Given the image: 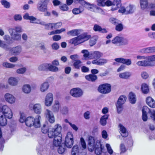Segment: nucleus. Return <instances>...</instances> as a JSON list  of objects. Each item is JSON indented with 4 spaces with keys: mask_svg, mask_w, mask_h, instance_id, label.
I'll return each instance as SVG.
<instances>
[{
    "mask_svg": "<svg viewBox=\"0 0 155 155\" xmlns=\"http://www.w3.org/2000/svg\"><path fill=\"white\" fill-rule=\"evenodd\" d=\"M41 118L40 116L38 115L34 119L32 117H28L26 118L25 124L28 127H31L33 126L36 128L39 127L41 125L40 121Z\"/></svg>",
    "mask_w": 155,
    "mask_h": 155,
    "instance_id": "obj_1",
    "label": "nucleus"
},
{
    "mask_svg": "<svg viewBox=\"0 0 155 155\" xmlns=\"http://www.w3.org/2000/svg\"><path fill=\"white\" fill-rule=\"evenodd\" d=\"M91 37L90 35H87V33H84L71 39L70 40L69 43L74 46H76L87 40Z\"/></svg>",
    "mask_w": 155,
    "mask_h": 155,
    "instance_id": "obj_2",
    "label": "nucleus"
},
{
    "mask_svg": "<svg viewBox=\"0 0 155 155\" xmlns=\"http://www.w3.org/2000/svg\"><path fill=\"white\" fill-rule=\"evenodd\" d=\"M62 127L58 124H56L52 128V130L49 131L48 133V136L50 138H53L54 137L56 136L61 137V134Z\"/></svg>",
    "mask_w": 155,
    "mask_h": 155,
    "instance_id": "obj_3",
    "label": "nucleus"
},
{
    "mask_svg": "<svg viewBox=\"0 0 155 155\" xmlns=\"http://www.w3.org/2000/svg\"><path fill=\"white\" fill-rule=\"evenodd\" d=\"M0 113L8 119L11 118L13 116L11 110L6 105H4L0 107Z\"/></svg>",
    "mask_w": 155,
    "mask_h": 155,
    "instance_id": "obj_4",
    "label": "nucleus"
},
{
    "mask_svg": "<svg viewBox=\"0 0 155 155\" xmlns=\"http://www.w3.org/2000/svg\"><path fill=\"white\" fill-rule=\"evenodd\" d=\"M110 6L113 5L111 10L112 11H114L117 9L121 5V2L120 0H114L113 2L110 0L106 1L105 2V5Z\"/></svg>",
    "mask_w": 155,
    "mask_h": 155,
    "instance_id": "obj_5",
    "label": "nucleus"
},
{
    "mask_svg": "<svg viewBox=\"0 0 155 155\" xmlns=\"http://www.w3.org/2000/svg\"><path fill=\"white\" fill-rule=\"evenodd\" d=\"M127 97L124 95L120 96L118 99L116 106L117 111L118 113H120L123 110V105L125 102Z\"/></svg>",
    "mask_w": 155,
    "mask_h": 155,
    "instance_id": "obj_6",
    "label": "nucleus"
},
{
    "mask_svg": "<svg viewBox=\"0 0 155 155\" xmlns=\"http://www.w3.org/2000/svg\"><path fill=\"white\" fill-rule=\"evenodd\" d=\"M48 4L46 0H40L37 4V8L40 12H45L48 11Z\"/></svg>",
    "mask_w": 155,
    "mask_h": 155,
    "instance_id": "obj_7",
    "label": "nucleus"
},
{
    "mask_svg": "<svg viewBox=\"0 0 155 155\" xmlns=\"http://www.w3.org/2000/svg\"><path fill=\"white\" fill-rule=\"evenodd\" d=\"M111 42L114 44H119L121 45H124L128 43V40L127 39L123 37L116 36L113 38Z\"/></svg>",
    "mask_w": 155,
    "mask_h": 155,
    "instance_id": "obj_8",
    "label": "nucleus"
},
{
    "mask_svg": "<svg viewBox=\"0 0 155 155\" xmlns=\"http://www.w3.org/2000/svg\"><path fill=\"white\" fill-rule=\"evenodd\" d=\"M73 144V136L71 132H68L66 137L65 145L68 148L71 147Z\"/></svg>",
    "mask_w": 155,
    "mask_h": 155,
    "instance_id": "obj_9",
    "label": "nucleus"
},
{
    "mask_svg": "<svg viewBox=\"0 0 155 155\" xmlns=\"http://www.w3.org/2000/svg\"><path fill=\"white\" fill-rule=\"evenodd\" d=\"M8 49L4 48L6 51L9 50L10 53L14 55H18L22 51V48L21 46L18 45L15 47L11 48L8 45Z\"/></svg>",
    "mask_w": 155,
    "mask_h": 155,
    "instance_id": "obj_10",
    "label": "nucleus"
},
{
    "mask_svg": "<svg viewBox=\"0 0 155 155\" xmlns=\"http://www.w3.org/2000/svg\"><path fill=\"white\" fill-rule=\"evenodd\" d=\"M98 91L101 93L106 94L110 92L111 86L107 84H103L100 85L98 88Z\"/></svg>",
    "mask_w": 155,
    "mask_h": 155,
    "instance_id": "obj_11",
    "label": "nucleus"
},
{
    "mask_svg": "<svg viewBox=\"0 0 155 155\" xmlns=\"http://www.w3.org/2000/svg\"><path fill=\"white\" fill-rule=\"evenodd\" d=\"M70 94L73 97H78L83 94L82 90L79 88H75L71 89L70 91Z\"/></svg>",
    "mask_w": 155,
    "mask_h": 155,
    "instance_id": "obj_12",
    "label": "nucleus"
},
{
    "mask_svg": "<svg viewBox=\"0 0 155 155\" xmlns=\"http://www.w3.org/2000/svg\"><path fill=\"white\" fill-rule=\"evenodd\" d=\"M9 31L12 39L16 41H19L21 39V35L17 32H15L13 28H9Z\"/></svg>",
    "mask_w": 155,
    "mask_h": 155,
    "instance_id": "obj_13",
    "label": "nucleus"
},
{
    "mask_svg": "<svg viewBox=\"0 0 155 155\" xmlns=\"http://www.w3.org/2000/svg\"><path fill=\"white\" fill-rule=\"evenodd\" d=\"M53 95L51 93H48L46 96L45 103L46 106H50L52 104L53 101Z\"/></svg>",
    "mask_w": 155,
    "mask_h": 155,
    "instance_id": "obj_14",
    "label": "nucleus"
},
{
    "mask_svg": "<svg viewBox=\"0 0 155 155\" xmlns=\"http://www.w3.org/2000/svg\"><path fill=\"white\" fill-rule=\"evenodd\" d=\"M116 62L125 64L127 66H129L132 64V61L130 59H125L123 58H116L114 59Z\"/></svg>",
    "mask_w": 155,
    "mask_h": 155,
    "instance_id": "obj_15",
    "label": "nucleus"
},
{
    "mask_svg": "<svg viewBox=\"0 0 155 155\" xmlns=\"http://www.w3.org/2000/svg\"><path fill=\"white\" fill-rule=\"evenodd\" d=\"M5 101L10 104L14 103L15 101V98L11 94H6L4 96Z\"/></svg>",
    "mask_w": 155,
    "mask_h": 155,
    "instance_id": "obj_16",
    "label": "nucleus"
},
{
    "mask_svg": "<svg viewBox=\"0 0 155 155\" xmlns=\"http://www.w3.org/2000/svg\"><path fill=\"white\" fill-rule=\"evenodd\" d=\"M103 55V53L99 51H94L91 52L90 59L99 58L101 57Z\"/></svg>",
    "mask_w": 155,
    "mask_h": 155,
    "instance_id": "obj_17",
    "label": "nucleus"
},
{
    "mask_svg": "<svg viewBox=\"0 0 155 155\" xmlns=\"http://www.w3.org/2000/svg\"><path fill=\"white\" fill-rule=\"evenodd\" d=\"M45 114L46 117L48 118L49 121L51 123H53L55 121V119L54 115L52 112L47 109L45 112Z\"/></svg>",
    "mask_w": 155,
    "mask_h": 155,
    "instance_id": "obj_18",
    "label": "nucleus"
},
{
    "mask_svg": "<svg viewBox=\"0 0 155 155\" xmlns=\"http://www.w3.org/2000/svg\"><path fill=\"white\" fill-rule=\"evenodd\" d=\"M139 52L143 54L155 52V46L143 48L140 50Z\"/></svg>",
    "mask_w": 155,
    "mask_h": 155,
    "instance_id": "obj_19",
    "label": "nucleus"
},
{
    "mask_svg": "<svg viewBox=\"0 0 155 155\" xmlns=\"http://www.w3.org/2000/svg\"><path fill=\"white\" fill-rule=\"evenodd\" d=\"M102 149L101 144L100 143H97L95 147H92V149H91V150H94L95 154L97 155H99L102 153Z\"/></svg>",
    "mask_w": 155,
    "mask_h": 155,
    "instance_id": "obj_20",
    "label": "nucleus"
},
{
    "mask_svg": "<svg viewBox=\"0 0 155 155\" xmlns=\"http://www.w3.org/2000/svg\"><path fill=\"white\" fill-rule=\"evenodd\" d=\"M54 140L53 144L55 147L60 146L62 141V137L61 136H56L53 137Z\"/></svg>",
    "mask_w": 155,
    "mask_h": 155,
    "instance_id": "obj_21",
    "label": "nucleus"
},
{
    "mask_svg": "<svg viewBox=\"0 0 155 155\" xmlns=\"http://www.w3.org/2000/svg\"><path fill=\"white\" fill-rule=\"evenodd\" d=\"M146 101L147 104L150 107H155V101L151 97H149L147 98Z\"/></svg>",
    "mask_w": 155,
    "mask_h": 155,
    "instance_id": "obj_22",
    "label": "nucleus"
},
{
    "mask_svg": "<svg viewBox=\"0 0 155 155\" xmlns=\"http://www.w3.org/2000/svg\"><path fill=\"white\" fill-rule=\"evenodd\" d=\"M49 84L47 82H45L41 84L40 87V90L41 92L46 91L49 88Z\"/></svg>",
    "mask_w": 155,
    "mask_h": 155,
    "instance_id": "obj_23",
    "label": "nucleus"
},
{
    "mask_svg": "<svg viewBox=\"0 0 155 155\" xmlns=\"http://www.w3.org/2000/svg\"><path fill=\"white\" fill-rule=\"evenodd\" d=\"M119 127L121 132V134L122 136L124 137H126L128 135V133L126 129L121 124H119Z\"/></svg>",
    "mask_w": 155,
    "mask_h": 155,
    "instance_id": "obj_24",
    "label": "nucleus"
},
{
    "mask_svg": "<svg viewBox=\"0 0 155 155\" xmlns=\"http://www.w3.org/2000/svg\"><path fill=\"white\" fill-rule=\"evenodd\" d=\"M97 143H99L97 141L96 143L95 140L93 137L90 136L88 138V144L90 147H95V145Z\"/></svg>",
    "mask_w": 155,
    "mask_h": 155,
    "instance_id": "obj_25",
    "label": "nucleus"
},
{
    "mask_svg": "<svg viewBox=\"0 0 155 155\" xmlns=\"http://www.w3.org/2000/svg\"><path fill=\"white\" fill-rule=\"evenodd\" d=\"M84 10V7L82 6H80L78 8H74L72 11L73 14L78 15L82 12Z\"/></svg>",
    "mask_w": 155,
    "mask_h": 155,
    "instance_id": "obj_26",
    "label": "nucleus"
},
{
    "mask_svg": "<svg viewBox=\"0 0 155 155\" xmlns=\"http://www.w3.org/2000/svg\"><path fill=\"white\" fill-rule=\"evenodd\" d=\"M146 60L149 64V66H153L154 64L152 62L155 61V55L146 56Z\"/></svg>",
    "mask_w": 155,
    "mask_h": 155,
    "instance_id": "obj_27",
    "label": "nucleus"
},
{
    "mask_svg": "<svg viewBox=\"0 0 155 155\" xmlns=\"http://www.w3.org/2000/svg\"><path fill=\"white\" fill-rule=\"evenodd\" d=\"M135 10V7L133 5H129L126 7V15L133 13Z\"/></svg>",
    "mask_w": 155,
    "mask_h": 155,
    "instance_id": "obj_28",
    "label": "nucleus"
},
{
    "mask_svg": "<svg viewBox=\"0 0 155 155\" xmlns=\"http://www.w3.org/2000/svg\"><path fill=\"white\" fill-rule=\"evenodd\" d=\"M85 78L88 81L94 82L97 79V75L91 74L86 75Z\"/></svg>",
    "mask_w": 155,
    "mask_h": 155,
    "instance_id": "obj_29",
    "label": "nucleus"
},
{
    "mask_svg": "<svg viewBox=\"0 0 155 155\" xmlns=\"http://www.w3.org/2000/svg\"><path fill=\"white\" fill-rule=\"evenodd\" d=\"M48 67L49 63H43L39 66L38 68V70L39 71H48Z\"/></svg>",
    "mask_w": 155,
    "mask_h": 155,
    "instance_id": "obj_30",
    "label": "nucleus"
},
{
    "mask_svg": "<svg viewBox=\"0 0 155 155\" xmlns=\"http://www.w3.org/2000/svg\"><path fill=\"white\" fill-rule=\"evenodd\" d=\"M129 101L131 104H134L136 101V95L134 93L130 92L129 94Z\"/></svg>",
    "mask_w": 155,
    "mask_h": 155,
    "instance_id": "obj_31",
    "label": "nucleus"
},
{
    "mask_svg": "<svg viewBox=\"0 0 155 155\" xmlns=\"http://www.w3.org/2000/svg\"><path fill=\"white\" fill-rule=\"evenodd\" d=\"M131 75V73L130 72L127 71L119 74V76L120 78L123 79H127Z\"/></svg>",
    "mask_w": 155,
    "mask_h": 155,
    "instance_id": "obj_32",
    "label": "nucleus"
},
{
    "mask_svg": "<svg viewBox=\"0 0 155 155\" xmlns=\"http://www.w3.org/2000/svg\"><path fill=\"white\" fill-rule=\"evenodd\" d=\"M33 108L35 113L38 114H40L41 111V108L40 104H35Z\"/></svg>",
    "mask_w": 155,
    "mask_h": 155,
    "instance_id": "obj_33",
    "label": "nucleus"
},
{
    "mask_svg": "<svg viewBox=\"0 0 155 155\" xmlns=\"http://www.w3.org/2000/svg\"><path fill=\"white\" fill-rule=\"evenodd\" d=\"M108 117V116L107 114H105L101 117L100 122L102 125L105 126L106 125L107 120V119Z\"/></svg>",
    "mask_w": 155,
    "mask_h": 155,
    "instance_id": "obj_34",
    "label": "nucleus"
},
{
    "mask_svg": "<svg viewBox=\"0 0 155 155\" xmlns=\"http://www.w3.org/2000/svg\"><path fill=\"white\" fill-rule=\"evenodd\" d=\"M136 64L138 66L143 67H149V65L146 60L138 61L136 63Z\"/></svg>",
    "mask_w": 155,
    "mask_h": 155,
    "instance_id": "obj_35",
    "label": "nucleus"
},
{
    "mask_svg": "<svg viewBox=\"0 0 155 155\" xmlns=\"http://www.w3.org/2000/svg\"><path fill=\"white\" fill-rule=\"evenodd\" d=\"M141 89L142 92L144 94H147L149 91L148 86L145 83H143L142 84Z\"/></svg>",
    "mask_w": 155,
    "mask_h": 155,
    "instance_id": "obj_36",
    "label": "nucleus"
},
{
    "mask_svg": "<svg viewBox=\"0 0 155 155\" xmlns=\"http://www.w3.org/2000/svg\"><path fill=\"white\" fill-rule=\"evenodd\" d=\"M9 84L12 86H15L17 84L18 81L17 79L15 78L11 77L8 79Z\"/></svg>",
    "mask_w": 155,
    "mask_h": 155,
    "instance_id": "obj_37",
    "label": "nucleus"
},
{
    "mask_svg": "<svg viewBox=\"0 0 155 155\" xmlns=\"http://www.w3.org/2000/svg\"><path fill=\"white\" fill-rule=\"evenodd\" d=\"M79 152L78 146L77 145H75L73 147L71 151L72 155H79Z\"/></svg>",
    "mask_w": 155,
    "mask_h": 155,
    "instance_id": "obj_38",
    "label": "nucleus"
},
{
    "mask_svg": "<svg viewBox=\"0 0 155 155\" xmlns=\"http://www.w3.org/2000/svg\"><path fill=\"white\" fill-rule=\"evenodd\" d=\"M140 5L142 9H144L147 8L148 5L147 0H140Z\"/></svg>",
    "mask_w": 155,
    "mask_h": 155,
    "instance_id": "obj_39",
    "label": "nucleus"
},
{
    "mask_svg": "<svg viewBox=\"0 0 155 155\" xmlns=\"http://www.w3.org/2000/svg\"><path fill=\"white\" fill-rule=\"evenodd\" d=\"M59 103L58 101H55V104L52 106V110L54 112H57L59 109Z\"/></svg>",
    "mask_w": 155,
    "mask_h": 155,
    "instance_id": "obj_40",
    "label": "nucleus"
},
{
    "mask_svg": "<svg viewBox=\"0 0 155 155\" xmlns=\"http://www.w3.org/2000/svg\"><path fill=\"white\" fill-rule=\"evenodd\" d=\"M22 90L23 92L26 94L29 93L31 91V87L29 85H24L22 88Z\"/></svg>",
    "mask_w": 155,
    "mask_h": 155,
    "instance_id": "obj_41",
    "label": "nucleus"
},
{
    "mask_svg": "<svg viewBox=\"0 0 155 155\" xmlns=\"http://www.w3.org/2000/svg\"><path fill=\"white\" fill-rule=\"evenodd\" d=\"M79 33V31L77 29H74L70 31L67 32V34L69 35H71L73 36H75L78 35Z\"/></svg>",
    "mask_w": 155,
    "mask_h": 155,
    "instance_id": "obj_42",
    "label": "nucleus"
},
{
    "mask_svg": "<svg viewBox=\"0 0 155 155\" xmlns=\"http://www.w3.org/2000/svg\"><path fill=\"white\" fill-rule=\"evenodd\" d=\"M0 2L2 5L5 8H9L10 7V3L6 0H2L0 1Z\"/></svg>",
    "mask_w": 155,
    "mask_h": 155,
    "instance_id": "obj_43",
    "label": "nucleus"
},
{
    "mask_svg": "<svg viewBox=\"0 0 155 155\" xmlns=\"http://www.w3.org/2000/svg\"><path fill=\"white\" fill-rule=\"evenodd\" d=\"M84 5L85 8L88 9H92L93 8L95 7V5L93 4H91L86 2H84L83 5Z\"/></svg>",
    "mask_w": 155,
    "mask_h": 155,
    "instance_id": "obj_44",
    "label": "nucleus"
},
{
    "mask_svg": "<svg viewBox=\"0 0 155 155\" xmlns=\"http://www.w3.org/2000/svg\"><path fill=\"white\" fill-rule=\"evenodd\" d=\"M48 70L53 72H56L58 71V68L57 67L49 63Z\"/></svg>",
    "mask_w": 155,
    "mask_h": 155,
    "instance_id": "obj_45",
    "label": "nucleus"
},
{
    "mask_svg": "<svg viewBox=\"0 0 155 155\" xmlns=\"http://www.w3.org/2000/svg\"><path fill=\"white\" fill-rule=\"evenodd\" d=\"M106 147L108 153L110 155H119V154L118 153H113V151L109 144L108 143L106 144Z\"/></svg>",
    "mask_w": 155,
    "mask_h": 155,
    "instance_id": "obj_46",
    "label": "nucleus"
},
{
    "mask_svg": "<svg viewBox=\"0 0 155 155\" xmlns=\"http://www.w3.org/2000/svg\"><path fill=\"white\" fill-rule=\"evenodd\" d=\"M74 68L77 69H79L82 65V62L79 60H76L74 63Z\"/></svg>",
    "mask_w": 155,
    "mask_h": 155,
    "instance_id": "obj_47",
    "label": "nucleus"
},
{
    "mask_svg": "<svg viewBox=\"0 0 155 155\" xmlns=\"http://www.w3.org/2000/svg\"><path fill=\"white\" fill-rule=\"evenodd\" d=\"M81 53L84 54L83 56L86 59H90V52H89L87 50H83L81 51Z\"/></svg>",
    "mask_w": 155,
    "mask_h": 155,
    "instance_id": "obj_48",
    "label": "nucleus"
},
{
    "mask_svg": "<svg viewBox=\"0 0 155 155\" xmlns=\"http://www.w3.org/2000/svg\"><path fill=\"white\" fill-rule=\"evenodd\" d=\"M3 67L8 68H13L15 66V65L8 62H4L2 64Z\"/></svg>",
    "mask_w": 155,
    "mask_h": 155,
    "instance_id": "obj_49",
    "label": "nucleus"
},
{
    "mask_svg": "<svg viewBox=\"0 0 155 155\" xmlns=\"http://www.w3.org/2000/svg\"><path fill=\"white\" fill-rule=\"evenodd\" d=\"M48 130L49 127L48 126L46 125L45 124H44L41 128L42 132L44 134H46L48 132Z\"/></svg>",
    "mask_w": 155,
    "mask_h": 155,
    "instance_id": "obj_50",
    "label": "nucleus"
},
{
    "mask_svg": "<svg viewBox=\"0 0 155 155\" xmlns=\"http://www.w3.org/2000/svg\"><path fill=\"white\" fill-rule=\"evenodd\" d=\"M150 110L147 106H144L143 107L142 110V114H147V112L149 114Z\"/></svg>",
    "mask_w": 155,
    "mask_h": 155,
    "instance_id": "obj_51",
    "label": "nucleus"
},
{
    "mask_svg": "<svg viewBox=\"0 0 155 155\" xmlns=\"http://www.w3.org/2000/svg\"><path fill=\"white\" fill-rule=\"evenodd\" d=\"M149 114L151 119L155 120V110H151Z\"/></svg>",
    "mask_w": 155,
    "mask_h": 155,
    "instance_id": "obj_52",
    "label": "nucleus"
},
{
    "mask_svg": "<svg viewBox=\"0 0 155 155\" xmlns=\"http://www.w3.org/2000/svg\"><path fill=\"white\" fill-rule=\"evenodd\" d=\"M0 47L3 48L8 49L7 44L0 40Z\"/></svg>",
    "mask_w": 155,
    "mask_h": 155,
    "instance_id": "obj_53",
    "label": "nucleus"
},
{
    "mask_svg": "<svg viewBox=\"0 0 155 155\" xmlns=\"http://www.w3.org/2000/svg\"><path fill=\"white\" fill-rule=\"evenodd\" d=\"M53 23H48L45 25V28L47 29L50 30L52 29L54 27Z\"/></svg>",
    "mask_w": 155,
    "mask_h": 155,
    "instance_id": "obj_54",
    "label": "nucleus"
},
{
    "mask_svg": "<svg viewBox=\"0 0 155 155\" xmlns=\"http://www.w3.org/2000/svg\"><path fill=\"white\" fill-rule=\"evenodd\" d=\"M109 21L112 24L115 25H116L118 22V20L114 18H110L109 19Z\"/></svg>",
    "mask_w": 155,
    "mask_h": 155,
    "instance_id": "obj_55",
    "label": "nucleus"
},
{
    "mask_svg": "<svg viewBox=\"0 0 155 155\" xmlns=\"http://www.w3.org/2000/svg\"><path fill=\"white\" fill-rule=\"evenodd\" d=\"M65 150V146L63 147L62 146H59V148L58 149V152L60 154H62L64 153Z\"/></svg>",
    "mask_w": 155,
    "mask_h": 155,
    "instance_id": "obj_56",
    "label": "nucleus"
},
{
    "mask_svg": "<svg viewBox=\"0 0 155 155\" xmlns=\"http://www.w3.org/2000/svg\"><path fill=\"white\" fill-rule=\"evenodd\" d=\"M84 117L86 120H88L90 118V113L89 111H87L84 114Z\"/></svg>",
    "mask_w": 155,
    "mask_h": 155,
    "instance_id": "obj_57",
    "label": "nucleus"
},
{
    "mask_svg": "<svg viewBox=\"0 0 155 155\" xmlns=\"http://www.w3.org/2000/svg\"><path fill=\"white\" fill-rule=\"evenodd\" d=\"M123 25L120 23L116 25L115 29L117 31H120L123 30Z\"/></svg>",
    "mask_w": 155,
    "mask_h": 155,
    "instance_id": "obj_58",
    "label": "nucleus"
},
{
    "mask_svg": "<svg viewBox=\"0 0 155 155\" xmlns=\"http://www.w3.org/2000/svg\"><path fill=\"white\" fill-rule=\"evenodd\" d=\"M4 38L5 40L7 41V43L8 44H10L12 43V42H11L12 40L11 39V38L9 35H5L4 36Z\"/></svg>",
    "mask_w": 155,
    "mask_h": 155,
    "instance_id": "obj_59",
    "label": "nucleus"
},
{
    "mask_svg": "<svg viewBox=\"0 0 155 155\" xmlns=\"http://www.w3.org/2000/svg\"><path fill=\"white\" fill-rule=\"evenodd\" d=\"M26 70V68H22L17 69L16 72L17 73L22 74L25 72Z\"/></svg>",
    "mask_w": 155,
    "mask_h": 155,
    "instance_id": "obj_60",
    "label": "nucleus"
},
{
    "mask_svg": "<svg viewBox=\"0 0 155 155\" xmlns=\"http://www.w3.org/2000/svg\"><path fill=\"white\" fill-rule=\"evenodd\" d=\"M99 65H103L104 64H106L107 62V59L102 58L99 60Z\"/></svg>",
    "mask_w": 155,
    "mask_h": 155,
    "instance_id": "obj_61",
    "label": "nucleus"
},
{
    "mask_svg": "<svg viewBox=\"0 0 155 155\" xmlns=\"http://www.w3.org/2000/svg\"><path fill=\"white\" fill-rule=\"evenodd\" d=\"M14 18L16 21H20L22 19V17L21 15L19 14H16L14 15Z\"/></svg>",
    "mask_w": 155,
    "mask_h": 155,
    "instance_id": "obj_62",
    "label": "nucleus"
},
{
    "mask_svg": "<svg viewBox=\"0 0 155 155\" xmlns=\"http://www.w3.org/2000/svg\"><path fill=\"white\" fill-rule=\"evenodd\" d=\"M106 0H97L98 5L100 6H105V2Z\"/></svg>",
    "mask_w": 155,
    "mask_h": 155,
    "instance_id": "obj_63",
    "label": "nucleus"
},
{
    "mask_svg": "<svg viewBox=\"0 0 155 155\" xmlns=\"http://www.w3.org/2000/svg\"><path fill=\"white\" fill-rule=\"evenodd\" d=\"M51 47L53 49L57 50L58 49L59 45L57 43L54 42L52 45Z\"/></svg>",
    "mask_w": 155,
    "mask_h": 155,
    "instance_id": "obj_64",
    "label": "nucleus"
}]
</instances>
